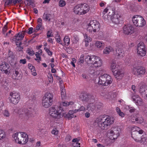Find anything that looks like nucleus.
<instances>
[{"label": "nucleus", "mask_w": 147, "mask_h": 147, "mask_svg": "<svg viewBox=\"0 0 147 147\" xmlns=\"http://www.w3.org/2000/svg\"><path fill=\"white\" fill-rule=\"evenodd\" d=\"M138 127L134 126L131 128V137L137 142L143 144L146 142V135L142 130H139Z\"/></svg>", "instance_id": "nucleus-1"}, {"label": "nucleus", "mask_w": 147, "mask_h": 147, "mask_svg": "<svg viewBox=\"0 0 147 147\" xmlns=\"http://www.w3.org/2000/svg\"><path fill=\"white\" fill-rule=\"evenodd\" d=\"M114 118L104 115L99 116L96 120L98 125L101 129H104L113 123Z\"/></svg>", "instance_id": "nucleus-2"}, {"label": "nucleus", "mask_w": 147, "mask_h": 147, "mask_svg": "<svg viewBox=\"0 0 147 147\" xmlns=\"http://www.w3.org/2000/svg\"><path fill=\"white\" fill-rule=\"evenodd\" d=\"M19 117L25 120H30L35 116L36 112L34 109L29 108L28 109H21L19 111Z\"/></svg>", "instance_id": "nucleus-3"}, {"label": "nucleus", "mask_w": 147, "mask_h": 147, "mask_svg": "<svg viewBox=\"0 0 147 147\" xmlns=\"http://www.w3.org/2000/svg\"><path fill=\"white\" fill-rule=\"evenodd\" d=\"M13 137L16 142L22 144H25L28 140V135L22 132L16 133Z\"/></svg>", "instance_id": "nucleus-4"}, {"label": "nucleus", "mask_w": 147, "mask_h": 147, "mask_svg": "<svg viewBox=\"0 0 147 147\" xmlns=\"http://www.w3.org/2000/svg\"><path fill=\"white\" fill-rule=\"evenodd\" d=\"M49 114L53 117L55 119H60L63 117V108L51 107L49 109Z\"/></svg>", "instance_id": "nucleus-5"}, {"label": "nucleus", "mask_w": 147, "mask_h": 147, "mask_svg": "<svg viewBox=\"0 0 147 147\" xmlns=\"http://www.w3.org/2000/svg\"><path fill=\"white\" fill-rule=\"evenodd\" d=\"M105 20H110L115 24H118L121 20V16L119 14L115 13L113 10L109 12L107 16H105Z\"/></svg>", "instance_id": "nucleus-6"}, {"label": "nucleus", "mask_w": 147, "mask_h": 147, "mask_svg": "<svg viewBox=\"0 0 147 147\" xmlns=\"http://www.w3.org/2000/svg\"><path fill=\"white\" fill-rule=\"evenodd\" d=\"M53 95L49 92H47L43 97L42 105L45 108H48L53 104Z\"/></svg>", "instance_id": "nucleus-7"}, {"label": "nucleus", "mask_w": 147, "mask_h": 147, "mask_svg": "<svg viewBox=\"0 0 147 147\" xmlns=\"http://www.w3.org/2000/svg\"><path fill=\"white\" fill-rule=\"evenodd\" d=\"M112 80L111 76L106 74L101 75L99 77L98 83L100 84L107 86L111 84Z\"/></svg>", "instance_id": "nucleus-8"}, {"label": "nucleus", "mask_w": 147, "mask_h": 147, "mask_svg": "<svg viewBox=\"0 0 147 147\" xmlns=\"http://www.w3.org/2000/svg\"><path fill=\"white\" fill-rule=\"evenodd\" d=\"M132 20L133 23L137 27H142L146 24L145 21L140 16H134L133 17Z\"/></svg>", "instance_id": "nucleus-9"}, {"label": "nucleus", "mask_w": 147, "mask_h": 147, "mask_svg": "<svg viewBox=\"0 0 147 147\" xmlns=\"http://www.w3.org/2000/svg\"><path fill=\"white\" fill-rule=\"evenodd\" d=\"M80 98L83 101L87 102H92L95 101L94 96L88 93L81 94L80 96Z\"/></svg>", "instance_id": "nucleus-10"}, {"label": "nucleus", "mask_w": 147, "mask_h": 147, "mask_svg": "<svg viewBox=\"0 0 147 147\" xmlns=\"http://www.w3.org/2000/svg\"><path fill=\"white\" fill-rule=\"evenodd\" d=\"M121 129L118 126H115L112 127L110 130L109 134L110 135V138L112 139V136L113 139H117V138L119 135V133Z\"/></svg>", "instance_id": "nucleus-11"}, {"label": "nucleus", "mask_w": 147, "mask_h": 147, "mask_svg": "<svg viewBox=\"0 0 147 147\" xmlns=\"http://www.w3.org/2000/svg\"><path fill=\"white\" fill-rule=\"evenodd\" d=\"M137 53L138 55L143 57L146 53V49L144 43L140 42L137 45Z\"/></svg>", "instance_id": "nucleus-12"}, {"label": "nucleus", "mask_w": 147, "mask_h": 147, "mask_svg": "<svg viewBox=\"0 0 147 147\" xmlns=\"http://www.w3.org/2000/svg\"><path fill=\"white\" fill-rule=\"evenodd\" d=\"M9 95L10 102L14 104L18 103L20 98L19 94L12 92H10Z\"/></svg>", "instance_id": "nucleus-13"}, {"label": "nucleus", "mask_w": 147, "mask_h": 147, "mask_svg": "<svg viewBox=\"0 0 147 147\" xmlns=\"http://www.w3.org/2000/svg\"><path fill=\"white\" fill-rule=\"evenodd\" d=\"M123 33L125 34H131L134 32V28L131 25H125L123 27Z\"/></svg>", "instance_id": "nucleus-14"}, {"label": "nucleus", "mask_w": 147, "mask_h": 147, "mask_svg": "<svg viewBox=\"0 0 147 147\" xmlns=\"http://www.w3.org/2000/svg\"><path fill=\"white\" fill-rule=\"evenodd\" d=\"M95 57L96 56L93 55L86 56L85 57V61L88 65L93 67V64L95 59Z\"/></svg>", "instance_id": "nucleus-15"}, {"label": "nucleus", "mask_w": 147, "mask_h": 147, "mask_svg": "<svg viewBox=\"0 0 147 147\" xmlns=\"http://www.w3.org/2000/svg\"><path fill=\"white\" fill-rule=\"evenodd\" d=\"M124 51L121 48H118L114 51L115 56L118 59H121L124 56Z\"/></svg>", "instance_id": "nucleus-16"}, {"label": "nucleus", "mask_w": 147, "mask_h": 147, "mask_svg": "<svg viewBox=\"0 0 147 147\" xmlns=\"http://www.w3.org/2000/svg\"><path fill=\"white\" fill-rule=\"evenodd\" d=\"M139 93L144 98H147V85H143L140 86L139 90Z\"/></svg>", "instance_id": "nucleus-17"}, {"label": "nucleus", "mask_w": 147, "mask_h": 147, "mask_svg": "<svg viewBox=\"0 0 147 147\" xmlns=\"http://www.w3.org/2000/svg\"><path fill=\"white\" fill-rule=\"evenodd\" d=\"M9 67V65L7 63L5 62H3L0 65V70L2 72L5 74L8 73V70Z\"/></svg>", "instance_id": "nucleus-18"}, {"label": "nucleus", "mask_w": 147, "mask_h": 147, "mask_svg": "<svg viewBox=\"0 0 147 147\" xmlns=\"http://www.w3.org/2000/svg\"><path fill=\"white\" fill-rule=\"evenodd\" d=\"M90 24L92 25L94 29V32L98 31L99 30L100 25L99 23L96 20L92 21L90 22Z\"/></svg>", "instance_id": "nucleus-19"}, {"label": "nucleus", "mask_w": 147, "mask_h": 147, "mask_svg": "<svg viewBox=\"0 0 147 147\" xmlns=\"http://www.w3.org/2000/svg\"><path fill=\"white\" fill-rule=\"evenodd\" d=\"M112 72L115 78L117 79H121L124 75L123 72L122 71L119 70H115L114 71L113 70Z\"/></svg>", "instance_id": "nucleus-20"}, {"label": "nucleus", "mask_w": 147, "mask_h": 147, "mask_svg": "<svg viewBox=\"0 0 147 147\" xmlns=\"http://www.w3.org/2000/svg\"><path fill=\"white\" fill-rule=\"evenodd\" d=\"M102 64V62L100 59L99 57L96 56L93 64V67L94 66L95 67H100Z\"/></svg>", "instance_id": "nucleus-21"}, {"label": "nucleus", "mask_w": 147, "mask_h": 147, "mask_svg": "<svg viewBox=\"0 0 147 147\" xmlns=\"http://www.w3.org/2000/svg\"><path fill=\"white\" fill-rule=\"evenodd\" d=\"M136 72L138 75L144 74L146 72L145 68L142 66H138L136 69Z\"/></svg>", "instance_id": "nucleus-22"}, {"label": "nucleus", "mask_w": 147, "mask_h": 147, "mask_svg": "<svg viewBox=\"0 0 147 147\" xmlns=\"http://www.w3.org/2000/svg\"><path fill=\"white\" fill-rule=\"evenodd\" d=\"M81 4H78L76 5L74 9V12L76 14L82 15Z\"/></svg>", "instance_id": "nucleus-23"}, {"label": "nucleus", "mask_w": 147, "mask_h": 147, "mask_svg": "<svg viewBox=\"0 0 147 147\" xmlns=\"http://www.w3.org/2000/svg\"><path fill=\"white\" fill-rule=\"evenodd\" d=\"M82 15L88 12L90 9V7L88 4L84 3L81 4Z\"/></svg>", "instance_id": "nucleus-24"}, {"label": "nucleus", "mask_w": 147, "mask_h": 147, "mask_svg": "<svg viewBox=\"0 0 147 147\" xmlns=\"http://www.w3.org/2000/svg\"><path fill=\"white\" fill-rule=\"evenodd\" d=\"M93 102H91L88 104L87 106V110L91 111H93L94 110H96V105L93 103Z\"/></svg>", "instance_id": "nucleus-25"}, {"label": "nucleus", "mask_w": 147, "mask_h": 147, "mask_svg": "<svg viewBox=\"0 0 147 147\" xmlns=\"http://www.w3.org/2000/svg\"><path fill=\"white\" fill-rule=\"evenodd\" d=\"M113 51V48L111 47H106L104 49L103 53L104 54H108L111 52H112Z\"/></svg>", "instance_id": "nucleus-26"}, {"label": "nucleus", "mask_w": 147, "mask_h": 147, "mask_svg": "<svg viewBox=\"0 0 147 147\" xmlns=\"http://www.w3.org/2000/svg\"><path fill=\"white\" fill-rule=\"evenodd\" d=\"M14 39H15L16 41H20L22 40L24 37L23 36H21L20 34V32L18 33L14 36Z\"/></svg>", "instance_id": "nucleus-27"}, {"label": "nucleus", "mask_w": 147, "mask_h": 147, "mask_svg": "<svg viewBox=\"0 0 147 147\" xmlns=\"http://www.w3.org/2000/svg\"><path fill=\"white\" fill-rule=\"evenodd\" d=\"M73 104V102H62L60 103V105L59 108H62L63 106L64 107H67L70 105H72Z\"/></svg>", "instance_id": "nucleus-28"}, {"label": "nucleus", "mask_w": 147, "mask_h": 147, "mask_svg": "<svg viewBox=\"0 0 147 147\" xmlns=\"http://www.w3.org/2000/svg\"><path fill=\"white\" fill-rule=\"evenodd\" d=\"M26 53L30 56H32L35 54L34 51H33L32 48L31 47L27 48L26 50Z\"/></svg>", "instance_id": "nucleus-29"}, {"label": "nucleus", "mask_w": 147, "mask_h": 147, "mask_svg": "<svg viewBox=\"0 0 147 147\" xmlns=\"http://www.w3.org/2000/svg\"><path fill=\"white\" fill-rule=\"evenodd\" d=\"M96 46L98 48H103L104 47V44L101 42L97 41L96 42Z\"/></svg>", "instance_id": "nucleus-30"}, {"label": "nucleus", "mask_w": 147, "mask_h": 147, "mask_svg": "<svg viewBox=\"0 0 147 147\" xmlns=\"http://www.w3.org/2000/svg\"><path fill=\"white\" fill-rule=\"evenodd\" d=\"M60 88L61 97L62 98H63L66 95L65 90L64 87L62 86Z\"/></svg>", "instance_id": "nucleus-31"}, {"label": "nucleus", "mask_w": 147, "mask_h": 147, "mask_svg": "<svg viewBox=\"0 0 147 147\" xmlns=\"http://www.w3.org/2000/svg\"><path fill=\"white\" fill-rule=\"evenodd\" d=\"M135 102L136 105L139 106L142 105L143 103V102L142 101V99L140 97L137 98L136 101Z\"/></svg>", "instance_id": "nucleus-32"}, {"label": "nucleus", "mask_w": 147, "mask_h": 147, "mask_svg": "<svg viewBox=\"0 0 147 147\" xmlns=\"http://www.w3.org/2000/svg\"><path fill=\"white\" fill-rule=\"evenodd\" d=\"M116 111L118 114H119V116L122 117H124L125 114L123 112H121L120 109L118 107H117L116 108Z\"/></svg>", "instance_id": "nucleus-33"}, {"label": "nucleus", "mask_w": 147, "mask_h": 147, "mask_svg": "<svg viewBox=\"0 0 147 147\" xmlns=\"http://www.w3.org/2000/svg\"><path fill=\"white\" fill-rule=\"evenodd\" d=\"M63 117L64 116L65 118H67L68 120L71 119L72 118H74V117H72V115H71L69 114V113H66L64 112L63 113Z\"/></svg>", "instance_id": "nucleus-34"}, {"label": "nucleus", "mask_w": 147, "mask_h": 147, "mask_svg": "<svg viewBox=\"0 0 147 147\" xmlns=\"http://www.w3.org/2000/svg\"><path fill=\"white\" fill-rule=\"evenodd\" d=\"M20 76V74L19 73V72L17 71H15L14 73L13 74V77L15 79H18Z\"/></svg>", "instance_id": "nucleus-35"}, {"label": "nucleus", "mask_w": 147, "mask_h": 147, "mask_svg": "<svg viewBox=\"0 0 147 147\" xmlns=\"http://www.w3.org/2000/svg\"><path fill=\"white\" fill-rule=\"evenodd\" d=\"M63 41L65 45H68L69 44V38L67 36H65L63 39Z\"/></svg>", "instance_id": "nucleus-36"}, {"label": "nucleus", "mask_w": 147, "mask_h": 147, "mask_svg": "<svg viewBox=\"0 0 147 147\" xmlns=\"http://www.w3.org/2000/svg\"><path fill=\"white\" fill-rule=\"evenodd\" d=\"M51 15L50 14H47L44 13L43 16V18L45 19L46 20H48L49 21L50 20V19L49 18Z\"/></svg>", "instance_id": "nucleus-37"}, {"label": "nucleus", "mask_w": 147, "mask_h": 147, "mask_svg": "<svg viewBox=\"0 0 147 147\" xmlns=\"http://www.w3.org/2000/svg\"><path fill=\"white\" fill-rule=\"evenodd\" d=\"M84 36L85 38V42H89V41H90L91 40V38L87 34H85L84 35Z\"/></svg>", "instance_id": "nucleus-38"}, {"label": "nucleus", "mask_w": 147, "mask_h": 147, "mask_svg": "<svg viewBox=\"0 0 147 147\" xmlns=\"http://www.w3.org/2000/svg\"><path fill=\"white\" fill-rule=\"evenodd\" d=\"M5 132L2 130L0 129V140L5 138Z\"/></svg>", "instance_id": "nucleus-39"}, {"label": "nucleus", "mask_w": 147, "mask_h": 147, "mask_svg": "<svg viewBox=\"0 0 147 147\" xmlns=\"http://www.w3.org/2000/svg\"><path fill=\"white\" fill-rule=\"evenodd\" d=\"M87 30L89 32H92L93 31L94 32V29L93 27H92V25L90 24V23L88 25V26L87 28Z\"/></svg>", "instance_id": "nucleus-40"}, {"label": "nucleus", "mask_w": 147, "mask_h": 147, "mask_svg": "<svg viewBox=\"0 0 147 147\" xmlns=\"http://www.w3.org/2000/svg\"><path fill=\"white\" fill-rule=\"evenodd\" d=\"M84 54H82L78 61V62L80 63H82L84 62Z\"/></svg>", "instance_id": "nucleus-41"}, {"label": "nucleus", "mask_w": 147, "mask_h": 147, "mask_svg": "<svg viewBox=\"0 0 147 147\" xmlns=\"http://www.w3.org/2000/svg\"><path fill=\"white\" fill-rule=\"evenodd\" d=\"M112 93L111 92H107L105 96V98L107 99H111L112 98Z\"/></svg>", "instance_id": "nucleus-42"}, {"label": "nucleus", "mask_w": 147, "mask_h": 147, "mask_svg": "<svg viewBox=\"0 0 147 147\" xmlns=\"http://www.w3.org/2000/svg\"><path fill=\"white\" fill-rule=\"evenodd\" d=\"M48 77L49 82L50 83H52L53 81V79L52 74L50 73H49L48 75Z\"/></svg>", "instance_id": "nucleus-43"}, {"label": "nucleus", "mask_w": 147, "mask_h": 147, "mask_svg": "<svg viewBox=\"0 0 147 147\" xmlns=\"http://www.w3.org/2000/svg\"><path fill=\"white\" fill-rule=\"evenodd\" d=\"M135 121H136L138 123H141L144 121L143 119L141 117L136 118L135 119Z\"/></svg>", "instance_id": "nucleus-44"}, {"label": "nucleus", "mask_w": 147, "mask_h": 147, "mask_svg": "<svg viewBox=\"0 0 147 147\" xmlns=\"http://www.w3.org/2000/svg\"><path fill=\"white\" fill-rule=\"evenodd\" d=\"M59 5L60 7H63L65 5V2L63 0H60L59 2Z\"/></svg>", "instance_id": "nucleus-45"}, {"label": "nucleus", "mask_w": 147, "mask_h": 147, "mask_svg": "<svg viewBox=\"0 0 147 147\" xmlns=\"http://www.w3.org/2000/svg\"><path fill=\"white\" fill-rule=\"evenodd\" d=\"M3 115L6 117H9L10 114L7 110H5L3 112Z\"/></svg>", "instance_id": "nucleus-46"}, {"label": "nucleus", "mask_w": 147, "mask_h": 147, "mask_svg": "<svg viewBox=\"0 0 147 147\" xmlns=\"http://www.w3.org/2000/svg\"><path fill=\"white\" fill-rule=\"evenodd\" d=\"M42 24H38L36 27V29L34 30V31L36 32L38 30L40 29V28L42 26Z\"/></svg>", "instance_id": "nucleus-47"}, {"label": "nucleus", "mask_w": 147, "mask_h": 147, "mask_svg": "<svg viewBox=\"0 0 147 147\" xmlns=\"http://www.w3.org/2000/svg\"><path fill=\"white\" fill-rule=\"evenodd\" d=\"M116 66L117 65L115 62L114 61H112L111 65V68L112 69H115Z\"/></svg>", "instance_id": "nucleus-48"}, {"label": "nucleus", "mask_w": 147, "mask_h": 147, "mask_svg": "<svg viewBox=\"0 0 147 147\" xmlns=\"http://www.w3.org/2000/svg\"><path fill=\"white\" fill-rule=\"evenodd\" d=\"M139 97V96L138 95L133 94L131 96V98L133 101L135 102L136 101L137 98Z\"/></svg>", "instance_id": "nucleus-49"}, {"label": "nucleus", "mask_w": 147, "mask_h": 147, "mask_svg": "<svg viewBox=\"0 0 147 147\" xmlns=\"http://www.w3.org/2000/svg\"><path fill=\"white\" fill-rule=\"evenodd\" d=\"M4 106L3 102V100H0V113L2 111Z\"/></svg>", "instance_id": "nucleus-50"}, {"label": "nucleus", "mask_w": 147, "mask_h": 147, "mask_svg": "<svg viewBox=\"0 0 147 147\" xmlns=\"http://www.w3.org/2000/svg\"><path fill=\"white\" fill-rule=\"evenodd\" d=\"M96 107V110H98L101 108V104L100 103H97L95 105Z\"/></svg>", "instance_id": "nucleus-51"}, {"label": "nucleus", "mask_w": 147, "mask_h": 147, "mask_svg": "<svg viewBox=\"0 0 147 147\" xmlns=\"http://www.w3.org/2000/svg\"><path fill=\"white\" fill-rule=\"evenodd\" d=\"M108 9H107V8H105L104 11L102 12V16L103 17V18L105 19V16H107V15H106L105 16V13H107L108 11ZM108 15H107V16Z\"/></svg>", "instance_id": "nucleus-52"}, {"label": "nucleus", "mask_w": 147, "mask_h": 147, "mask_svg": "<svg viewBox=\"0 0 147 147\" xmlns=\"http://www.w3.org/2000/svg\"><path fill=\"white\" fill-rule=\"evenodd\" d=\"M13 0H8L5 2V5H9L13 3Z\"/></svg>", "instance_id": "nucleus-53"}, {"label": "nucleus", "mask_w": 147, "mask_h": 147, "mask_svg": "<svg viewBox=\"0 0 147 147\" xmlns=\"http://www.w3.org/2000/svg\"><path fill=\"white\" fill-rule=\"evenodd\" d=\"M3 84L6 86H8L9 85V82L6 80H3L2 82Z\"/></svg>", "instance_id": "nucleus-54"}, {"label": "nucleus", "mask_w": 147, "mask_h": 147, "mask_svg": "<svg viewBox=\"0 0 147 147\" xmlns=\"http://www.w3.org/2000/svg\"><path fill=\"white\" fill-rule=\"evenodd\" d=\"M58 131L56 129H53L51 133L52 134L55 135H57L58 133Z\"/></svg>", "instance_id": "nucleus-55"}, {"label": "nucleus", "mask_w": 147, "mask_h": 147, "mask_svg": "<svg viewBox=\"0 0 147 147\" xmlns=\"http://www.w3.org/2000/svg\"><path fill=\"white\" fill-rule=\"evenodd\" d=\"M7 25H5L2 29V32L3 34H5V32H6L7 30Z\"/></svg>", "instance_id": "nucleus-56"}, {"label": "nucleus", "mask_w": 147, "mask_h": 147, "mask_svg": "<svg viewBox=\"0 0 147 147\" xmlns=\"http://www.w3.org/2000/svg\"><path fill=\"white\" fill-rule=\"evenodd\" d=\"M65 140L67 142H68L71 139V137L69 135H67L65 138Z\"/></svg>", "instance_id": "nucleus-57"}, {"label": "nucleus", "mask_w": 147, "mask_h": 147, "mask_svg": "<svg viewBox=\"0 0 147 147\" xmlns=\"http://www.w3.org/2000/svg\"><path fill=\"white\" fill-rule=\"evenodd\" d=\"M33 28L32 27H30L28 28V31L27 32V33L28 34H30L33 32Z\"/></svg>", "instance_id": "nucleus-58"}, {"label": "nucleus", "mask_w": 147, "mask_h": 147, "mask_svg": "<svg viewBox=\"0 0 147 147\" xmlns=\"http://www.w3.org/2000/svg\"><path fill=\"white\" fill-rule=\"evenodd\" d=\"M128 110L130 113H132L133 112H134L135 111V110L136 109L134 107H129V108L128 109Z\"/></svg>", "instance_id": "nucleus-59"}, {"label": "nucleus", "mask_w": 147, "mask_h": 147, "mask_svg": "<svg viewBox=\"0 0 147 147\" xmlns=\"http://www.w3.org/2000/svg\"><path fill=\"white\" fill-rule=\"evenodd\" d=\"M69 114H70L71 116L72 115V117H76V115H75L74 113H75L74 112L73 110L69 111L68 112Z\"/></svg>", "instance_id": "nucleus-60"}, {"label": "nucleus", "mask_w": 147, "mask_h": 147, "mask_svg": "<svg viewBox=\"0 0 147 147\" xmlns=\"http://www.w3.org/2000/svg\"><path fill=\"white\" fill-rule=\"evenodd\" d=\"M35 55L36 57L37 58H39V60L40 61L41 60V57H40V54H39V53L38 52H36V54H35Z\"/></svg>", "instance_id": "nucleus-61"}, {"label": "nucleus", "mask_w": 147, "mask_h": 147, "mask_svg": "<svg viewBox=\"0 0 147 147\" xmlns=\"http://www.w3.org/2000/svg\"><path fill=\"white\" fill-rule=\"evenodd\" d=\"M26 59H21L20 60V63H22L23 64H25L26 63Z\"/></svg>", "instance_id": "nucleus-62"}, {"label": "nucleus", "mask_w": 147, "mask_h": 147, "mask_svg": "<svg viewBox=\"0 0 147 147\" xmlns=\"http://www.w3.org/2000/svg\"><path fill=\"white\" fill-rule=\"evenodd\" d=\"M74 43H76L79 40V38L78 36H76L74 38Z\"/></svg>", "instance_id": "nucleus-63"}, {"label": "nucleus", "mask_w": 147, "mask_h": 147, "mask_svg": "<svg viewBox=\"0 0 147 147\" xmlns=\"http://www.w3.org/2000/svg\"><path fill=\"white\" fill-rule=\"evenodd\" d=\"M21 42H20V43H19V47H17V49H18L19 51L22 50L23 49V48L21 47Z\"/></svg>", "instance_id": "nucleus-64"}]
</instances>
